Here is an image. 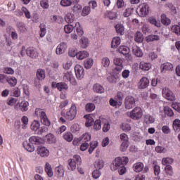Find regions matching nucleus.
<instances>
[{
  "label": "nucleus",
  "instance_id": "nucleus-17",
  "mask_svg": "<svg viewBox=\"0 0 180 180\" xmlns=\"http://www.w3.org/2000/svg\"><path fill=\"white\" fill-rule=\"evenodd\" d=\"M84 118L86 119L85 125L86 127H91L95 122V120L90 115H84Z\"/></svg>",
  "mask_w": 180,
  "mask_h": 180
},
{
  "label": "nucleus",
  "instance_id": "nucleus-34",
  "mask_svg": "<svg viewBox=\"0 0 180 180\" xmlns=\"http://www.w3.org/2000/svg\"><path fill=\"white\" fill-rule=\"evenodd\" d=\"M45 171L50 178L53 176V169H51V165H50V163L46 162L45 165Z\"/></svg>",
  "mask_w": 180,
  "mask_h": 180
},
{
  "label": "nucleus",
  "instance_id": "nucleus-46",
  "mask_svg": "<svg viewBox=\"0 0 180 180\" xmlns=\"http://www.w3.org/2000/svg\"><path fill=\"white\" fill-rule=\"evenodd\" d=\"M164 112L165 115L167 116L172 117V116H174V111H172V109L168 106L164 107Z\"/></svg>",
  "mask_w": 180,
  "mask_h": 180
},
{
  "label": "nucleus",
  "instance_id": "nucleus-16",
  "mask_svg": "<svg viewBox=\"0 0 180 180\" xmlns=\"http://www.w3.org/2000/svg\"><path fill=\"white\" fill-rule=\"evenodd\" d=\"M52 86H56L58 91H63V89H68V85L64 82H60V83H55L52 82Z\"/></svg>",
  "mask_w": 180,
  "mask_h": 180
},
{
  "label": "nucleus",
  "instance_id": "nucleus-23",
  "mask_svg": "<svg viewBox=\"0 0 180 180\" xmlns=\"http://www.w3.org/2000/svg\"><path fill=\"white\" fill-rule=\"evenodd\" d=\"M120 43H121L120 37H114L111 42L112 49H117V47L120 45Z\"/></svg>",
  "mask_w": 180,
  "mask_h": 180
},
{
  "label": "nucleus",
  "instance_id": "nucleus-49",
  "mask_svg": "<svg viewBox=\"0 0 180 180\" xmlns=\"http://www.w3.org/2000/svg\"><path fill=\"white\" fill-rule=\"evenodd\" d=\"M96 147H98V142H96V141L91 142L90 148L89 149V154H92V153L94 152V150H95L96 148Z\"/></svg>",
  "mask_w": 180,
  "mask_h": 180
},
{
  "label": "nucleus",
  "instance_id": "nucleus-5",
  "mask_svg": "<svg viewBox=\"0 0 180 180\" xmlns=\"http://www.w3.org/2000/svg\"><path fill=\"white\" fill-rule=\"evenodd\" d=\"M75 27L76 28V32L71 34V38L73 39V40H78V37H81V36L84 34V30L78 22L75 23Z\"/></svg>",
  "mask_w": 180,
  "mask_h": 180
},
{
  "label": "nucleus",
  "instance_id": "nucleus-43",
  "mask_svg": "<svg viewBox=\"0 0 180 180\" xmlns=\"http://www.w3.org/2000/svg\"><path fill=\"white\" fill-rule=\"evenodd\" d=\"M30 141L32 144H40L41 143V139L39 136H32L30 138Z\"/></svg>",
  "mask_w": 180,
  "mask_h": 180
},
{
  "label": "nucleus",
  "instance_id": "nucleus-12",
  "mask_svg": "<svg viewBox=\"0 0 180 180\" xmlns=\"http://www.w3.org/2000/svg\"><path fill=\"white\" fill-rule=\"evenodd\" d=\"M150 84V80L147 77H142L139 82V89H146Z\"/></svg>",
  "mask_w": 180,
  "mask_h": 180
},
{
  "label": "nucleus",
  "instance_id": "nucleus-64",
  "mask_svg": "<svg viewBox=\"0 0 180 180\" xmlns=\"http://www.w3.org/2000/svg\"><path fill=\"white\" fill-rule=\"evenodd\" d=\"M172 108L180 113V103H173L172 104Z\"/></svg>",
  "mask_w": 180,
  "mask_h": 180
},
{
  "label": "nucleus",
  "instance_id": "nucleus-40",
  "mask_svg": "<svg viewBox=\"0 0 180 180\" xmlns=\"http://www.w3.org/2000/svg\"><path fill=\"white\" fill-rule=\"evenodd\" d=\"M149 23H150L151 25H154V26H156V27H161V23L158 21H157V20L153 17H150L148 19Z\"/></svg>",
  "mask_w": 180,
  "mask_h": 180
},
{
  "label": "nucleus",
  "instance_id": "nucleus-32",
  "mask_svg": "<svg viewBox=\"0 0 180 180\" xmlns=\"http://www.w3.org/2000/svg\"><path fill=\"white\" fill-rule=\"evenodd\" d=\"M89 56V53L86 51H81L78 52L77 58L78 60H84V58H86Z\"/></svg>",
  "mask_w": 180,
  "mask_h": 180
},
{
  "label": "nucleus",
  "instance_id": "nucleus-44",
  "mask_svg": "<svg viewBox=\"0 0 180 180\" xmlns=\"http://www.w3.org/2000/svg\"><path fill=\"white\" fill-rule=\"evenodd\" d=\"M56 174L60 178L64 176V169L63 166L60 165L56 168Z\"/></svg>",
  "mask_w": 180,
  "mask_h": 180
},
{
  "label": "nucleus",
  "instance_id": "nucleus-59",
  "mask_svg": "<svg viewBox=\"0 0 180 180\" xmlns=\"http://www.w3.org/2000/svg\"><path fill=\"white\" fill-rule=\"evenodd\" d=\"M155 151H156V153H158L159 154H162L164 153H167V149L162 146H156Z\"/></svg>",
  "mask_w": 180,
  "mask_h": 180
},
{
  "label": "nucleus",
  "instance_id": "nucleus-18",
  "mask_svg": "<svg viewBox=\"0 0 180 180\" xmlns=\"http://www.w3.org/2000/svg\"><path fill=\"white\" fill-rule=\"evenodd\" d=\"M119 53L121 54H123V56H128V57L130 56L129 55L130 53V49L126 46H121L118 49Z\"/></svg>",
  "mask_w": 180,
  "mask_h": 180
},
{
  "label": "nucleus",
  "instance_id": "nucleus-38",
  "mask_svg": "<svg viewBox=\"0 0 180 180\" xmlns=\"http://www.w3.org/2000/svg\"><path fill=\"white\" fill-rule=\"evenodd\" d=\"M68 169H71L72 171H75V169H76L77 168V162H75V160L73 159H70L68 160Z\"/></svg>",
  "mask_w": 180,
  "mask_h": 180
},
{
  "label": "nucleus",
  "instance_id": "nucleus-7",
  "mask_svg": "<svg viewBox=\"0 0 180 180\" xmlns=\"http://www.w3.org/2000/svg\"><path fill=\"white\" fill-rule=\"evenodd\" d=\"M125 109H133L136 106V98L131 96H127L124 99Z\"/></svg>",
  "mask_w": 180,
  "mask_h": 180
},
{
  "label": "nucleus",
  "instance_id": "nucleus-63",
  "mask_svg": "<svg viewBox=\"0 0 180 180\" xmlns=\"http://www.w3.org/2000/svg\"><path fill=\"white\" fill-rule=\"evenodd\" d=\"M165 171L168 175H172L174 174V172L172 171V166L171 165H167L165 168Z\"/></svg>",
  "mask_w": 180,
  "mask_h": 180
},
{
  "label": "nucleus",
  "instance_id": "nucleus-26",
  "mask_svg": "<svg viewBox=\"0 0 180 180\" xmlns=\"http://www.w3.org/2000/svg\"><path fill=\"white\" fill-rule=\"evenodd\" d=\"M161 22L162 25H165V26H169V25H171V20L167 17V15L162 14Z\"/></svg>",
  "mask_w": 180,
  "mask_h": 180
},
{
  "label": "nucleus",
  "instance_id": "nucleus-35",
  "mask_svg": "<svg viewBox=\"0 0 180 180\" xmlns=\"http://www.w3.org/2000/svg\"><path fill=\"white\" fill-rule=\"evenodd\" d=\"M158 40H160V36L155 34H150L146 37L148 43H150V41H158Z\"/></svg>",
  "mask_w": 180,
  "mask_h": 180
},
{
  "label": "nucleus",
  "instance_id": "nucleus-4",
  "mask_svg": "<svg viewBox=\"0 0 180 180\" xmlns=\"http://www.w3.org/2000/svg\"><path fill=\"white\" fill-rule=\"evenodd\" d=\"M65 117L68 120H74L77 117V106L75 104L71 105L69 110L66 112Z\"/></svg>",
  "mask_w": 180,
  "mask_h": 180
},
{
  "label": "nucleus",
  "instance_id": "nucleus-42",
  "mask_svg": "<svg viewBox=\"0 0 180 180\" xmlns=\"http://www.w3.org/2000/svg\"><path fill=\"white\" fill-rule=\"evenodd\" d=\"M174 162V159H172V158H164L162 160V164H163L164 165H171V164H173Z\"/></svg>",
  "mask_w": 180,
  "mask_h": 180
},
{
  "label": "nucleus",
  "instance_id": "nucleus-45",
  "mask_svg": "<svg viewBox=\"0 0 180 180\" xmlns=\"http://www.w3.org/2000/svg\"><path fill=\"white\" fill-rule=\"evenodd\" d=\"M144 122L147 123V124H150L151 123H154V122H155V119H154L153 116L150 115H146L145 116Z\"/></svg>",
  "mask_w": 180,
  "mask_h": 180
},
{
  "label": "nucleus",
  "instance_id": "nucleus-11",
  "mask_svg": "<svg viewBox=\"0 0 180 180\" xmlns=\"http://www.w3.org/2000/svg\"><path fill=\"white\" fill-rule=\"evenodd\" d=\"M37 153L40 157H49V152L44 146H38Z\"/></svg>",
  "mask_w": 180,
  "mask_h": 180
},
{
  "label": "nucleus",
  "instance_id": "nucleus-30",
  "mask_svg": "<svg viewBox=\"0 0 180 180\" xmlns=\"http://www.w3.org/2000/svg\"><path fill=\"white\" fill-rule=\"evenodd\" d=\"M139 68L143 71H148L151 68V64L145 62H141L139 65Z\"/></svg>",
  "mask_w": 180,
  "mask_h": 180
},
{
  "label": "nucleus",
  "instance_id": "nucleus-19",
  "mask_svg": "<svg viewBox=\"0 0 180 180\" xmlns=\"http://www.w3.org/2000/svg\"><path fill=\"white\" fill-rule=\"evenodd\" d=\"M133 169L135 172H141L144 169V164L143 162H136L134 164Z\"/></svg>",
  "mask_w": 180,
  "mask_h": 180
},
{
  "label": "nucleus",
  "instance_id": "nucleus-50",
  "mask_svg": "<svg viewBox=\"0 0 180 180\" xmlns=\"http://www.w3.org/2000/svg\"><path fill=\"white\" fill-rule=\"evenodd\" d=\"M115 101H117V103L118 106H120L122 103H123V96H122L121 93H117V95L115 98Z\"/></svg>",
  "mask_w": 180,
  "mask_h": 180
},
{
  "label": "nucleus",
  "instance_id": "nucleus-2",
  "mask_svg": "<svg viewBox=\"0 0 180 180\" xmlns=\"http://www.w3.org/2000/svg\"><path fill=\"white\" fill-rule=\"evenodd\" d=\"M35 115L36 116H40L41 123H42V124H44V126H50V120H49L47 115H46V112L43 111V110L37 108L35 110Z\"/></svg>",
  "mask_w": 180,
  "mask_h": 180
},
{
  "label": "nucleus",
  "instance_id": "nucleus-24",
  "mask_svg": "<svg viewBox=\"0 0 180 180\" xmlns=\"http://www.w3.org/2000/svg\"><path fill=\"white\" fill-rule=\"evenodd\" d=\"M36 77L37 78H38V79H41V81H43V79L46 78V72L44 71V70L38 69L37 71Z\"/></svg>",
  "mask_w": 180,
  "mask_h": 180
},
{
  "label": "nucleus",
  "instance_id": "nucleus-27",
  "mask_svg": "<svg viewBox=\"0 0 180 180\" xmlns=\"http://www.w3.org/2000/svg\"><path fill=\"white\" fill-rule=\"evenodd\" d=\"M84 68L86 70H89V68H92V65H94V59L92 58H87L84 62Z\"/></svg>",
  "mask_w": 180,
  "mask_h": 180
},
{
  "label": "nucleus",
  "instance_id": "nucleus-39",
  "mask_svg": "<svg viewBox=\"0 0 180 180\" xmlns=\"http://www.w3.org/2000/svg\"><path fill=\"white\" fill-rule=\"evenodd\" d=\"M6 80L11 86H15L18 84V80L14 77H7Z\"/></svg>",
  "mask_w": 180,
  "mask_h": 180
},
{
  "label": "nucleus",
  "instance_id": "nucleus-31",
  "mask_svg": "<svg viewBox=\"0 0 180 180\" xmlns=\"http://www.w3.org/2000/svg\"><path fill=\"white\" fill-rule=\"evenodd\" d=\"M134 40L136 41V43H142L143 40H144L143 34L141 32H136L135 34Z\"/></svg>",
  "mask_w": 180,
  "mask_h": 180
},
{
  "label": "nucleus",
  "instance_id": "nucleus-20",
  "mask_svg": "<svg viewBox=\"0 0 180 180\" xmlns=\"http://www.w3.org/2000/svg\"><path fill=\"white\" fill-rule=\"evenodd\" d=\"M93 91L94 92H96V94H103L105 92V89H103V86L99 84H95L93 86Z\"/></svg>",
  "mask_w": 180,
  "mask_h": 180
},
{
  "label": "nucleus",
  "instance_id": "nucleus-48",
  "mask_svg": "<svg viewBox=\"0 0 180 180\" xmlns=\"http://www.w3.org/2000/svg\"><path fill=\"white\" fill-rule=\"evenodd\" d=\"M173 128H174V130H175L176 131H178L180 130V120H179L176 119L174 121Z\"/></svg>",
  "mask_w": 180,
  "mask_h": 180
},
{
  "label": "nucleus",
  "instance_id": "nucleus-55",
  "mask_svg": "<svg viewBox=\"0 0 180 180\" xmlns=\"http://www.w3.org/2000/svg\"><path fill=\"white\" fill-rule=\"evenodd\" d=\"M60 5L64 7L71 6V5H72V1H71L70 0H61Z\"/></svg>",
  "mask_w": 180,
  "mask_h": 180
},
{
  "label": "nucleus",
  "instance_id": "nucleus-54",
  "mask_svg": "<svg viewBox=\"0 0 180 180\" xmlns=\"http://www.w3.org/2000/svg\"><path fill=\"white\" fill-rule=\"evenodd\" d=\"M102 65L105 67V68H108V67L110 65V60L108 59V58H103L102 59Z\"/></svg>",
  "mask_w": 180,
  "mask_h": 180
},
{
  "label": "nucleus",
  "instance_id": "nucleus-3",
  "mask_svg": "<svg viewBox=\"0 0 180 180\" xmlns=\"http://www.w3.org/2000/svg\"><path fill=\"white\" fill-rule=\"evenodd\" d=\"M129 117L134 120H139V119H141V117H143V110H141V108L140 107L134 108L130 112Z\"/></svg>",
  "mask_w": 180,
  "mask_h": 180
},
{
  "label": "nucleus",
  "instance_id": "nucleus-8",
  "mask_svg": "<svg viewBox=\"0 0 180 180\" xmlns=\"http://www.w3.org/2000/svg\"><path fill=\"white\" fill-rule=\"evenodd\" d=\"M139 15L141 18H144V16H147L148 13H150V6H148V4L147 3H143L139 6Z\"/></svg>",
  "mask_w": 180,
  "mask_h": 180
},
{
  "label": "nucleus",
  "instance_id": "nucleus-57",
  "mask_svg": "<svg viewBox=\"0 0 180 180\" xmlns=\"http://www.w3.org/2000/svg\"><path fill=\"white\" fill-rule=\"evenodd\" d=\"M82 141H84V143H86V141H91V135L88 133H85L82 136Z\"/></svg>",
  "mask_w": 180,
  "mask_h": 180
},
{
  "label": "nucleus",
  "instance_id": "nucleus-56",
  "mask_svg": "<svg viewBox=\"0 0 180 180\" xmlns=\"http://www.w3.org/2000/svg\"><path fill=\"white\" fill-rule=\"evenodd\" d=\"M81 9H82V7L78 4H75V6L72 8V12L74 13H77V12H80Z\"/></svg>",
  "mask_w": 180,
  "mask_h": 180
},
{
  "label": "nucleus",
  "instance_id": "nucleus-15",
  "mask_svg": "<svg viewBox=\"0 0 180 180\" xmlns=\"http://www.w3.org/2000/svg\"><path fill=\"white\" fill-rule=\"evenodd\" d=\"M114 64L117 65L115 68L117 71H122V70H123V65H122L123 64V60H122V59L115 58L114 59Z\"/></svg>",
  "mask_w": 180,
  "mask_h": 180
},
{
  "label": "nucleus",
  "instance_id": "nucleus-13",
  "mask_svg": "<svg viewBox=\"0 0 180 180\" xmlns=\"http://www.w3.org/2000/svg\"><path fill=\"white\" fill-rule=\"evenodd\" d=\"M67 50V44L65 42L60 43L56 49V54H63Z\"/></svg>",
  "mask_w": 180,
  "mask_h": 180
},
{
  "label": "nucleus",
  "instance_id": "nucleus-22",
  "mask_svg": "<svg viewBox=\"0 0 180 180\" xmlns=\"http://www.w3.org/2000/svg\"><path fill=\"white\" fill-rule=\"evenodd\" d=\"M65 20L67 23H73L75 20V15L71 13H68L65 16Z\"/></svg>",
  "mask_w": 180,
  "mask_h": 180
},
{
  "label": "nucleus",
  "instance_id": "nucleus-51",
  "mask_svg": "<svg viewBox=\"0 0 180 180\" xmlns=\"http://www.w3.org/2000/svg\"><path fill=\"white\" fill-rule=\"evenodd\" d=\"M74 27H75V26H74V25H65L64 27L65 33H71V32H72V30H74Z\"/></svg>",
  "mask_w": 180,
  "mask_h": 180
},
{
  "label": "nucleus",
  "instance_id": "nucleus-60",
  "mask_svg": "<svg viewBox=\"0 0 180 180\" xmlns=\"http://www.w3.org/2000/svg\"><path fill=\"white\" fill-rule=\"evenodd\" d=\"M69 56L70 57H75V56H76V57H77V56H78V51L77 49H70L69 50Z\"/></svg>",
  "mask_w": 180,
  "mask_h": 180
},
{
  "label": "nucleus",
  "instance_id": "nucleus-29",
  "mask_svg": "<svg viewBox=\"0 0 180 180\" xmlns=\"http://www.w3.org/2000/svg\"><path fill=\"white\" fill-rule=\"evenodd\" d=\"M94 168H96V170L97 171L102 169V168H103V160L101 159L96 160L94 162Z\"/></svg>",
  "mask_w": 180,
  "mask_h": 180
},
{
  "label": "nucleus",
  "instance_id": "nucleus-36",
  "mask_svg": "<svg viewBox=\"0 0 180 180\" xmlns=\"http://www.w3.org/2000/svg\"><path fill=\"white\" fill-rule=\"evenodd\" d=\"M80 46L82 49H86L89 46V41L86 37H82L80 41Z\"/></svg>",
  "mask_w": 180,
  "mask_h": 180
},
{
  "label": "nucleus",
  "instance_id": "nucleus-53",
  "mask_svg": "<svg viewBox=\"0 0 180 180\" xmlns=\"http://www.w3.org/2000/svg\"><path fill=\"white\" fill-rule=\"evenodd\" d=\"M133 11H134V8H127L123 13V16H124V18H129V16L133 13Z\"/></svg>",
  "mask_w": 180,
  "mask_h": 180
},
{
  "label": "nucleus",
  "instance_id": "nucleus-9",
  "mask_svg": "<svg viewBox=\"0 0 180 180\" xmlns=\"http://www.w3.org/2000/svg\"><path fill=\"white\" fill-rule=\"evenodd\" d=\"M75 72L77 79H82L84 75H85L84 67L80 65H76L75 67Z\"/></svg>",
  "mask_w": 180,
  "mask_h": 180
},
{
  "label": "nucleus",
  "instance_id": "nucleus-62",
  "mask_svg": "<svg viewBox=\"0 0 180 180\" xmlns=\"http://www.w3.org/2000/svg\"><path fill=\"white\" fill-rule=\"evenodd\" d=\"M129 147V142L122 141L120 147V150L122 152L126 151L127 150V148Z\"/></svg>",
  "mask_w": 180,
  "mask_h": 180
},
{
  "label": "nucleus",
  "instance_id": "nucleus-33",
  "mask_svg": "<svg viewBox=\"0 0 180 180\" xmlns=\"http://www.w3.org/2000/svg\"><path fill=\"white\" fill-rule=\"evenodd\" d=\"M115 30L118 34L122 36L124 33V26L122 24H117L115 25Z\"/></svg>",
  "mask_w": 180,
  "mask_h": 180
},
{
  "label": "nucleus",
  "instance_id": "nucleus-37",
  "mask_svg": "<svg viewBox=\"0 0 180 180\" xmlns=\"http://www.w3.org/2000/svg\"><path fill=\"white\" fill-rule=\"evenodd\" d=\"M39 129H40V122L37 120H34L31 124V130H33L34 131H37Z\"/></svg>",
  "mask_w": 180,
  "mask_h": 180
},
{
  "label": "nucleus",
  "instance_id": "nucleus-14",
  "mask_svg": "<svg viewBox=\"0 0 180 180\" xmlns=\"http://www.w3.org/2000/svg\"><path fill=\"white\" fill-rule=\"evenodd\" d=\"M27 56L31 57V58H36L39 56V53L33 48L30 47L27 49Z\"/></svg>",
  "mask_w": 180,
  "mask_h": 180
},
{
  "label": "nucleus",
  "instance_id": "nucleus-58",
  "mask_svg": "<svg viewBox=\"0 0 180 180\" xmlns=\"http://www.w3.org/2000/svg\"><path fill=\"white\" fill-rule=\"evenodd\" d=\"M89 12H91V7L90 6H85L83 8L82 15V16H87V15H89Z\"/></svg>",
  "mask_w": 180,
  "mask_h": 180
},
{
  "label": "nucleus",
  "instance_id": "nucleus-1",
  "mask_svg": "<svg viewBox=\"0 0 180 180\" xmlns=\"http://www.w3.org/2000/svg\"><path fill=\"white\" fill-rule=\"evenodd\" d=\"M129 162V158L127 157H118L114 160L112 162V165H111V168L114 169H117V168L120 167H124Z\"/></svg>",
  "mask_w": 180,
  "mask_h": 180
},
{
  "label": "nucleus",
  "instance_id": "nucleus-47",
  "mask_svg": "<svg viewBox=\"0 0 180 180\" xmlns=\"http://www.w3.org/2000/svg\"><path fill=\"white\" fill-rule=\"evenodd\" d=\"M86 112H94L95 110V104L92 103H88L85 107Z\"/></svg>",
  "mask_w": 180,
  "mask_h": 180
},
{
  "label": "nucleus",
  "instance_id": "nucleus-10",
  "mask_svg": "<svg viewBox=\"0 0 180 180\" xmlns=\"http://www.w3.org/2000/svg\"><path fill=\"white\" fill-rule=\"evenodd\" d=\"M29 106V102L22 101V103H18L15 105V109L20 110L21 112H26L27 110V107Z\"/></svg>",
  "mask_w": 180,
  "mask_h": 180
},
{
  "label": "nucleus",
  "instance_id": "nucleus-61",
  "mask_svg": "<svg viewBox=\"0 0 180 180\" xmlns=\"http://www.w3.org/2000/svg\"><path fill=\"white\" fill-rule=\"evenodd\" d=\"M94 127L95 130H100L101 126L102 124L101 120H97L94 122Z\"/></svg>",
  "mask_w": 180,
  "mask_h": 180
},
{
  "label": "nucleus",
  "instance_id": "nucleus-41",
  "mask_svg": "<svg viewBox=\"0 0 180 180\" xmlns=\"http://www.w3.org/2000/svg\"><path fill=\"white\" fill-rule=\"evenodd\" d=\"M63 139L66 141H68L69 143L71 142L72 140L74 139V136L71 132H66L63 134Z\"/></svg>",
  "mask_w": 180,
  "mask_h": 180
},
{
  "label": "nucleus",
  "instance_id": "nucleus-28",
  "mask_svg": "<svg viewBox=\"0 0 180 180\" xmlns=\"http://www.w3.org/2000/svg\"><path fill=\"white\" fill-rule=\"evenodd\" d=\"M161 68L163 71H172L174 65L169 63H166L161 65Z\"/></svg>",
  "mask_w": 180,
  "mask_h": 180
},
{
  "label": "nucleus",
  "instance_id": "nucleus-52",
  "mask_svg": "<svg viewBox=\"0 0 180 180\" xmlns=\"http://www.w3.org/2000/svg\"><path fill=\"white\" fill-rule=\"evenodd\" d=\"M171 30L173 33H176L177 36H180V25H173Z\"/></svg>",
  "mask_w": 180,
  "mask_h": 180
},
{
  "label": "nucleus",
  "instance_id": "nucleus-6",
  "mask_svg": "<svg viewBox=\"0 0 180 180\" xmlns=\"http://www.w3.org/2000/svg\"><path fill=\"white\" fill-rule=\"evenodd\" d=\"M162 95L165 99H167V101H171L172 102H174V101H176V98L175 97V94L171 91L169 88L165 87L162 89Z\"/></svg>",
  "mask_w": 180,
  "mask_h": 180
},
{
  "label": "nucleus",
  "instance_id": "nucleus-25",
  "mask_svg": "<svg viewBox=\"0 0 180 180\" xmlns=\"http://www.w3.org/2000/svg\"><path fill=\"white\" fill-rule=\"evenodd\" d=\"M23 146L27 150V151H29L30 153H33L34 151V146L33 144L29 143L27 141H24Z\"/></svg>",
  "mask_w": 180,
  "mask_h": 180
},
{
  "label": "nucleus",
  "instance_id": "nucleus-21",
  "mask_svg": "<svg viewBox=\"0 0 180 180\" xmlns=\"http://www.w3.org/2000/svg\"><path fill=\"white\" fill-rule=\"evenodd\" d=\"M132 52L136 57H143V51H141L140 47L137 46H134L132 47Z\"/></svg>",
  "mask_w": 180,
  "mask_h": 180
}]
</instances>
